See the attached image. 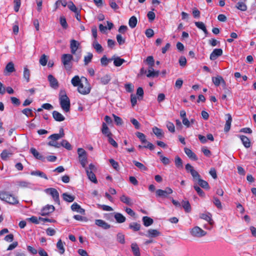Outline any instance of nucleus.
Returning <instances> with one entry per match:
<instances>
[{"label": "nucleus", "mask_w": 256, "mask_h": 256, "mask_svg": "<svg viewBox=\"0 0 256 256\" xmlns=\"http://www.w3.org/2000/svg\"><path fill=\"white\" fill-rule=\"evenodd\" d=\"M192 174L194 180L196 181L198 178H200V175L198 174V173L194 170L191 172H190Z\"/></svg>", "instance_id": "61"}, {"label": "nucleus", "mask_w": 256, "mask_h": 256, "mask_svg": "<svg viewBox=\"0 0 256 256\" xmlns=\"http://www.w3.org/2000/svg\"><path fill=\"white\" fill-rule=\"evenodd\" d=\"M146 62L152 68V67L154 66V60L152 56H148L146 60Z\"/></svg>", "instance_id": "54"}, {"label": "nucleus", "mask_w": 256, "mask_h": 256, "mask_svg": "<svg viewBox=\"0 0 256 256\" xmlns=\"http://www.w3.org/2000/svg\"><path fill=\"white\" fill-rule=\"evenodd\" d=\"M142 222L145 226H149L154 222V220L152 218L146 216L142 218Z\"/></svg>", "instance_id": "34"}, {"label": "nucleus", "mask_w": 256, "mask_h": 256, "mask_svg": "<svg viewBox=\"0 0 256 256\" xmlns=\"http://www.w3.org/2000/svg\"><path fill=\"white\" fill-rule=\"evenodd\" d=\"M79 161L83 168H86V163H87V156H79Z\"/></svg>", "instance_id": "52"}, {"label": "nucleus", "mask_w": 256, "mask_h": 256, "mask_svg": "<svg viewBox=\"0 0 256 256\" xmlns=\"http://www.w3.org/2000/svg\"><path fill=\"white\" fill-rule=\"evenodd\" d=\"M213 199H214V201H213V202L214 204V205L219 209H222V204H221V202L220 201V200L216 198V197H215L214 196L213 198Z\"/></svg>", "instance_id": "59"}, {"label": "nucleus", "mask_w": 256, "mask_h": 256, "mask_svg": "<svg viewBox=\"0 0 256 256\" xmlns=\"http://www.w3.org/2000/svg\"><path fill=\"white\" fill-rule=\"evenodd\" d=\"M112 59L114 61V64L115 66L118 67L121 66L126 60L124 58H122L119 56H114L112 57Z\"/></svg>", "instance_id": "17"}, {"label": "nucleus", "mask_w": 256, "mask_h": 256, "mask_svg": "<svg viewBox=\"0 0 256 256\" xmlns=\"http://www.w3.org/2000/svg\"><path fill=\"white\" fill-rule=\"evenodd\" d=\"M62 62L64 68L66 70H70L72 68V60H74L72 54H63L62 56Z\"/></svg>", "instance_id": "5"}, {"label": "nucleus", "mask_w": 256, "mask_h": 256, "mask_svg": "<svg viewBox=\"0 0 256 256\" xmlns=\"http://www.w3.org/2000/svg\"><path fill=\"white\" fill-rule=\"evenodd\" d=\"M160 234V232L156 230L150 229L148 232L147 236L154 238L158 236Z\"/></svg>", "instance_id": "36"}, {"label": "nucleus", "mask_w": 256, "mask_h": 256, "mask_svg": "<svg viewBox=\"0 0 256 256\" xmlns=\"http://www.w3.org/2000/svg\"><path fill=\"white\" fill-rule=\"evenodd\" d=\"M212 81L216 86H219L220 84H222L223 86H226V82L221 76H218L216 77H213L212 78Z\"/></svg>", "instance_id": "15"}, {"label": "nucleus", "mask_w": 256, "mask_h": 256, "mask_svg": "<svg viewBox=\"0 0 256 256\" xmlns=\"http://www.w3.org/2000/svg\"><path fill=\"white\" fill-rule=\"evenodd\" d=\"M6 70L8 72H12L15 71V68L14 67V64L12 62H8L6 66Z\"/></svg>", "instance_id": "47"}, {"label": "nucleus", "mask_w": 256, "mask_h": 256, "mask_svg": "<svg viewBox=\"0 0 256 256\" xmlns=\"http://www.w3.org/2000/svg\"><path fill=\"white\" fill-rule=\"evenodd\" d=\"M12 153L11 151L7 150H2L0 154V156L2 160H6L8 158L12 156Z\"/></svg>", "instance_id": "31"}, {"label": "nucleus", "mask_w": 256, "mask_h": 256, "mask_svg": "<svg viewBox=\"0 0 256 256\" xmlns=\"http://www.w3.org/2000/svg\"><path fill=\"white\" fill-rule=\"evenodd\" d=\"M92 46L96 50V52L100 53L103 51L102 46L98 44L96 39H94L92 42Z\"/></svg>", "instance_id": "33"}, {"label": "nucleus", "mask_w": 256, "mask_h": 256, "mask_svg": "<svg viewBox=\"0 0 256 256\" xmlns=\"http://www.w3.org/2000/svg\"><path fill=\"white\" fill-rule=\"evenodd\" d=\"M86 171L88 179L94 184L98 182L96 175L92 171H90L88 169H86Z\"/></svg>", "instance_id": "28"}, {"label": "nucleus", "mask_w": 256, "mask_h": 256, "mask_svg": "<svg viewBox=\"0 0 256 256\" xmlns=\"http://www.w3.org/2000/svg\"><path fill=\"white\" fill-rule=\"evenodd\" d=\"M120 200L124 204H126L127 205L130 206H132L133 204V202H132V199L126 196L125 194H122L120 198Z\"/></svg>", "instance_id": "24"}, {"label": "nucleus", "mask_w": 256, "mask_h": 256, "mask_svg": "<svg viewBox=\"0 0 256 256\" xmlns=\"http://www.w3.org/2000/svg\"><path fill=\"white\" fill-rule=\"evenodd\" d=\"M111 79L110 75L106 74L100 78V82L102 84L106 85L109 83Z\"/></svg>", "instance_id": "30"}, {"label": "nucleus", "mask_w": 256, "mask_h": 256, "mask_svg": "<svg viewBox=\"0 0 256 256\" xmlns=\"http://www.w3.org/2000/svg\"><path fill=\"white\" fill-rule=\"evenodd\" d=\"M152 132L158 138H162L164 136V132L162 130L158 127L154 126L152 128Z\"/></svg>", "instance_id": "27"}, {"label": "nucleus", "mask_w": 256, "mask_h": 256, "mask_svg": "<svg viewBox=\"0 0 256 256\" xmlns=\"http://www.w3.org/2000/svg\"><path fill=\"white\" fill-rule=\"evenodd\" d=\"M246 0H240L236 5V8L241 11H246L248 9L247 6L246 4Z\"/></svg>", "instance_id": "18"}, {"label": "nucleus", "mask_w": 256, "mask_h": 256, "mask_svg": "<svg viewBox=\"0 0 256 256\" xmlns=\"http://www.w3.org/2000/svg\"><path fill=\"white\" fill-rule=\"evenodd\" d=\"M63 199L68 202H71L74 200V196L67 193H64L62 195Z\"/></svg>", "instance_id": "39"}, {"label": "nucleus", "mask_w": 256, "mask_h": 256, "mask_svg": "<svg viewBox=\"0 0 256 256\" xmlns=\"http://www.w3.org/2000/svg\"><path fill=\"white\" fill-rule=\"evenodd\" d=\"M226 116L227 117V120H226V124L224 128V130L225 132H228L230 128L231 123L232 122V118L230 114H226Z\"/></svg>", "instance_id": "19"}, {"label": "nucleus", "mask_w": 256, "mask_h": 256, "mask_svg": "<svg viewBox=\"0 0 256 256\" xmlns=\"http://www.w3.org/2000/svg\"><path fill=\"white\" fill-rule=\"evenodd\" d=\"M175 165L178 168H183V164L182 160L178 156H176L174 159Z\"/></svg>", "instance_id": "43"}, {"label": "nucleus", "mask_w": 256, "mask_h": 256, "mask_svg": "<svg viewBox=\"0 0 256 256\" xmlns=\"http://www.w3.org/2000/svg\"><path fill=\"white\" fill-rule=\"evenodd\" d=\"M60 104L62 110L68 112L70 110V100L64 90H60L59 94Z\"/></svg>", "instance_id": "1"}, {"label": "nucleus", "mask_w": 256, "mask_h": 256, "mask_svg": "<svg viewBox=\"0 0 256 256\" xmlns=\"http://www.w3.org/2000/svg\"><path fill=\"white\" fill-rule=\"evenodd\" d=\"M190 234L194 236L200 238L206 236V232L198 226H195L191 230Z\"/></svg>", "instance_id": "8"}, {"label": "nucleus", "mask_w": 256, "mask_h": 256, "mask_svg": "<svg viewBox=\"0 0 256 256\" xmlns=\"http://www.w3.org/2000/svg\"><path fill=\"white\" fill-rule=\"evenodd\" d=\"M92 54L90 52H88L87 56H86L84 57V65H88L92 61Z\"/></svg>", "instance_id": "44"}, {"label": "nucleus", "mask_w": 256, "mask_h": 256, "mask_svg": "<svg viewBox=\"0 0 256 256\" xmlns=\"http://www.w3.org/2000/svg\"><path fill=\"white\" fill-rule=\"evenodd\" d=\"M52 116L55 120L57 122H62L65 120L64 116L58 111L54 110L52 112Z\"/></svg>", "instance_id": "22"}, {"label": "nucleus", "mask_w": 256, "mask_h": 256, "mask_svg": "<svg viewBox=\"0 0 256 256\" xmlns=\"http://www.w3.org/2000/svg\"><path fill=\"white\" fill-rule=\"evenodd\" d=\"M56 248L58 250V252L60 254H64L65 249L64 246V244L60 239L58 240L56 244Z\"/></svg>", "instance_id": "38"}, {"label": "nucleus", "mask_w": 256, "mask_h": 256, "mask_svg": "<svg viewBox=\"0 0 256 256\" xmlns=\"http://www.w3.org/2000/svg\"><path fill=\"white\" fill-rule=\"evenodd\" d=\"M137 22L136 18L135 16H132L129 20L128 24L131 28H133L136 26Z\"/></svg>", "instance_id": "40"}, {"label": "nucleus", "mask_w": 256, "mask_h": 256, "mask_svg": "<svg viewBox=\"0 0 256 256\" xmlns=\"http://www.w3.org/2000/svg\"><path fill=\"white\" fill-rule=\"evenodd\" d=\"M61 146H62L68 150H70L72 148L71 144L66 140H62L61 142Z\"/></svg>", "instance_id": "58"}, {"label": "nucleus", "mask_w": 256, "mask_h": 256, "mask_svg": "<svg viewBox=\"0 0 256 256\" xmlns=\"http://www.w3.org/2000/svg\"><path fill=\"white\" fill-rule=\"evenodd\" d=\"M68 8L74 12L78 10L77 8L72 2H70L68 4Z\"/></svg>", "instance_id": "63"}, {"label": "nucleus", "mask_w": 256, "mask_h": 256, "mask_svg": "<svg viewBox=\"0 0 256 256\" xmlns=\"http://www.w3.org/2000/svg\"><path fill=\"white\" fill-rule=\"evenodd\" d=\"M0 199L11 204H16L18 203L16 198L6 192H0Z\"/></svg>", "instance_id": "2"}, {"label": "nucleus", "mask_w": 256, "mask_h": 256, "mask_svg": "<svg viewBox=\"0 0 256 256\" xmlns=\"http://www.w3.org/2000/svg\"><path fill=\"white\" fill-rule=\"evenodd\" d=\"M30 152L36 158L40 160L42 162L45 161V158L39 152H38L35 148H30Z\"/></svg>", "instance_id": "13"}, {"label": "nucleus", "mask_w": 256, "mask_h": 256, "mask_svg": "<svg viewBox=\"0 0 256 256\" xmlns=\"http://www.w3.org/2000/svg\"><path fill=\"white\" fill-rule=\"evenodd\" d=\"M129 228L134 231H138L140 230V224L137 222H132L130 224Z\"/></svg>", "instance_id": "45"}, {"label": "nucleus", "mask_w": 256, "mask_h": 256, "mask_svg": "<svg viewBox=\"0 0 256 256\" xmlns=\"http://www.w3.org/2000/svg\"><path fill=\"white\" fill-rule=\"evenodd\" d=\"M31 174L39 176L43 178L46 180H48V177L46 176V174L44 172L39 171V170L33 171V172H31Z\"/></svg>", "instance_id": "46"}, {"label": "nucleus", "mask_w": 256, "mask_h": 256, "mask_svg": "<svg viewBox=\"0 0 256 256\" xmlns=\"http://www.w3.org/2000/svg\"><path fill=\"white\" fill-rule=\"evenodd\" d=\"M23 76L26 79V82H29L30 78V71L27 66H25L24 69Z\"/></svg>", "instance_id": "42"}, {"label": "nucleus", "mask_w": 256, "mask_h": 256, "mask_svg": "<svg viewBox=\"0 0 256 256\" xmlns=\"http://www.w3.org/2000/svg\"><path fill=\"white\" fill-rule=\"evenodd\" d=\"M184 151L190 158L194 160H198V157L196 154L190 148H184Z\"/></svg>", "instance_id": "21"}, {"label": "nucleus", "mask_w": 256, "mask_h": 256, "mask_svg": "<svg viewBox=\"0 0 256 256\" xmlns=\"http://www.w3.org/2000/svg\"><path fill=\"white\" fill-rule=\"evenodd\" d=\"M133 163L134 164L140 168L141 170H146L147 168L144 166L142 163L137 162L136 160H133Z\"/></svg>", "instance_id": "50"}, {"label": "nucleus", "mask_w": 256, "mask_h": 256, "mask_svg": "<svg viewBox=\"0 0 256 256\" xmlns=\"http://www.w3.org/2000/svg\"><path fill=\"white\" fill-rule=\"evenodd\" d=\"M64 130L62 128H61L60 130V133L59 134H53L50 135L48 138L52 140H56L60 138H62L64 136Z\"/></svg>", "instance_id": "16"}, {"label": "nucleus", "mask_w": 256, "mask_h": 256, "mask_svg": "<svg viewBox=\"0 0 256 256\" xmlns=\"http://www.w3.org/2000/svg\"><path fill=\"white\" fill-rule=\"evenodd\" d=\"M40 64L42 66H45L48 62L47 56L44 54H42L40 59Z\"/></svg>", "instance_id": "55"}, {"label": "nucleus", "mask_w": 256, "mask_h": 256, "mask_svg": "<svg viewBox=\"0 0 256 256\" xmlns=\"http://www.w3.org/2000/svg\"><path fill=\"white\" fill-rule=\"evenodd\" d=\"M126 90L128 92H132L134 90V86L131 84H126L124 86Z\"/></svg>", "instance_id": "64"}, {"label": "nucleus", "mask_w": 256, "mask_h": 256, "mask_svg": "<svg viewBox=\"0 0 256 256\" xmlns=\"http://www.w3.org/2000/svg\"><path fill=\"white\" fill-rule=\"evenodd\" d=\"M54 210L55 208L54 206L48 204L42 208L40 214L42 216L48 215L52 212Z\"/></svg>", "instance_id": "9"}, {"label": "nucleus", "mask_w": 256, "mask_h": 256, "mask_svg": "<svg viewBox=\"0 0 256 256\" xmlns=\"http://www.w3.org/2000/svg\"><path fill=\"white\" fill-rule=\"evenodd\" d=\"M84 79L80 78L78 76H75L71 80L72 84L74 86H78L82 82Z\"/></svg>", "instance_id": "20"}, {"label": "nucleus", "mask_w": 256, "mask_h": 256, "mask_svg": "<svg viewBox=\"0 0 256 256\" xmlns=\"http://www.w3.org/2000/svg\"><path fill=\"white\" fill-rule=\"evenodd\" d=\"M194 188L200 196L204 197L205 196L204 192L198 186L194 185Z\"/></svg>", "instance_id": "57"}, {"label": "nucleus", "mask_w": 256, "mask_h": 256, "mask_svg": "<svg viewBox=\"0 0 256 256\" xmlns=\"http://www.w3.org/2000/svg\"><path fill=\"white\" fill-rule=\"evenodd\" d=\"M71 209L72 211L77 212L80 214H84V210L81 208L80 206L76 202L74 203L71 206Z\"/></svg>", "instance_id": "29"}, {"label": "nucleus", "mask_w": 256, "mask_h": 256, "mask_svg": "<svg viewBox=\"0 0 256 256\" xmlns=\"http://www.w3.org/2000/svg\"><path fill=\"white\" fill-rule=\"evenodd\" d=\"M102 132L108 138L112 136V134L110 132L109 128H108L106 124L104 122H103L102 124Z\"/></svg>", "instance_id": "26"}, {"label": "nucleus", "mask_w": 256, "mask_h": 256, "mask_svg": "<svg viewBox=\"0 0 256 256\" xmlns=\"http://www.w3.org/2000/svg\"><path fill=\"white\" fill-rule=\"evenodd\" d=\"M60 5H62L63 6L65 7L67 5V2L66 0H57L55 3V8L54 10L56 11Z\"/></svg>", "instance_id": "48"}, {"label": "nucleus", "mask_w": 256, "mask_h": 256, "mask_svg": "<svg viewBox=\"0 0 256 256\" xmlns=\"http://www.w3.org/2000/svg\"><path fill=\"white\" fill-rule=\"evenodd\" d=\"M182 204L186 212H190L191 211L192 208L188 201L182 200Z\"/></svg>", "instance_id": "35"}, {"label": "nucleus", "mask_w": 256, "mask_h": 256, "mask_svg": "<svg viewBox=\"0 0 256 256\" xmlns=\"http://www.w3.org/2000/svg\"><path fill=\"white\" fill-rule=\"evenodd\" d=\"M46 192L49 194L52 197L54 200L58 204H60L59 194L58 190L54 188H48L46 190Z\"/></svg>", "instance_id": "6"}, {"label": "nucleus", "mask_w": 256, "mask_h": 256, "mask_svg": "<svg viewBox=\"0 0 256 256\" xmlns=\"http://www.w3.org/2000/svg\"><path fill=\"white\" fill-rule=\"evenodd\" d=\"M136 95L138 96V99L142 100L144 96V90L142 88L139 87L136 90Z\"/></svg>", "instance_id": "56"}, {"label": "nucleus", "mask_w": 256, "mask_h": 256, "mask_svg": "<svg viewBox=\"0 0 256 256\" xmlns=\"http://www.w3.org/2000/svg\"><path fill=\"white\" fill-rule=\"evenodd\" d=\"M48 78L50 82V86L53 88H58V80L52 74H49L48 76Z\"/></svg>", "instance_id": "12"}, {"label": "nucleus", "mask_w": 256, "mask_h": 256, "mask_svg": "<svg viewBox=\"0 0 256 256\" xmlns=\"http://www.w3.org/2000/svg\"><path fill=\"white\" fill-rule=\"evenodd\" d=\"M95 224L104 230H107L110 228V224L102 220H95Z\"/></svg>", "instance_id": "14"}, {"label": "nucleus", "mask_w": 256, "mask_h": 256, "mask_svg": "<svg viewBox=\"0 0 256 256\" xmlns=\"http://www.w3.org/2000/svg\"><path fill=\"white\" fill-rule=\"evenodd\" d=\"M84 79V82L78 87V91L82 94H88L91 90V87L88 80L85 77H82Z\"/></svg>", "instance_id": "4"}, {"label": "nucleus", "mask_w": 256, "mask_h": 256, "mask_svg": "<svg viewBox=\"0 0 256 256\" xmlns=\"http://www.w3.org/2000/svg\"><path fill=\"white\" fill-rule=\"evenodd\" d=\"M112 116L114 118V122H116V125H118V126L122 125L123 122H122V119L120 117H119L114 114H112Z\"/></svg>", "instance_id": "60"}, {"label": "nucleus", "mask_w": 256, "mask_h": 256, "mask_svg": "<svg viewBox=\"0 0 256 256\" xmlns=\"http://www.w3.org/2000/svg\"><path fill=\"white\" fill-rule=\"evenodd\" d=\"M136 136L140 140L142 143L146 144L148 142L146 140V136L143 133L137 132L136 133Z\"/></svg>", "instance_id": "49"}, {"label": "nucleus", "mask_w": 256, "mask_h": 256, "mask_svg": "<svg viewBox=\"0 0 256 256\" xmlns=\"http://www.w3.org/2000/svg\"><path fill=\"white\" fill-rule=\"evenodd\" d=\"M131 248L134 256H140V248L136 243H132Z\"/></svg>", "instance_id": "32"}, {"label": "nucleus", "mask_w": 256, "mask_h": 256, "mask_svg": "<svg viewBox=\"0 0 256 256\" xmlns=\"http://www.w3.org/2000/svg\"><path fill=\"white\" fill-rule=\"evenodd\" d=\"M116 239L117 240L122 244L125 243L124 235L122 233L119 232L117 234Z\"/></svg>", "instance_id": "51"}, {"label": "nucleus", "mask_w": 256, "mask_h": 256, "mask_svg": "<svg viewBox=\"0 0 256 256\" xmlns=\"http://www.w3.org/2000/svg\"><path fill=\"white\" fill-rule=\"evenodd\" d=\"M18 185L19 187L26 188L30 186V183L26 181H20L18 182Z\"/></svg>", "instance_id": "53"}, {"label": "nucleus", "mask_w": 256, "mask_h": 256, "mask_svg": "<svg viewBox=\"0 0 256 256\" xmlns=\"http://www.w3.org/2000/svg\"><path fill=\"white\" fill-rule=\"evenodd\" d=\"M240 138L242 142V144L246 148H248L251 146V143L250 139L245 136H240Z\"/></svg>", "instance_id": "25"}, {"label": "nucleus", "mask_w": 256, "mask_h": 256, "mask_svg": "<svg viewBox=\"0 0 256 256\" xmlns=\"http://www.w3.org/2000/svg\"><path fill=\"white\" fill-rule=\"evenodd\" d=\"M200 218L208 222L210 226H212L214 223L212 219V216L211 214L208 212L200 214Z\"/></svg>", "instance_id": "10"}, {"label": "nucleus", "mask_w": 256, "mask_h": 256, "mask_svg": "<svg viewBox=\"0 0 256 256\" xmlns=\"http://www.w3.org/2000/svg\"><path fill=\"white\" fill-rule=\"evenodd\" d=\"M80 46V44L76 40H72L70 42V52L72 54L75 56V58L74 60L76 62H78L82 56L81 52H79L76 53V51L78 50L79 46Z\"/></svg>", "instance_id": "3"}, {"label": "nucleus", "mask_w": 256, "mask_h": 256, "mask_svg": "<svg viewBox=\"0 0 256 256\" xmlns=\"http://www.w3.org/2000/svg\"><path fill=\"white\" fill-rule=\"evenodd\" d=\"M112 60V58H108L106 56L104 55L100 58V63L102 66H108V64Z\"/></svg>", "instance_id": "41"}, {"label": "nucleus", "mask_w": 256, "mask_h": 256, "mask_svg": "<svg viewBox=\"0 0 256 256\" xmlns=\"http://www.w3.org/2000/svg\"><path fill=\"white\" fill-rule=\"evenodd\" d=\"M130 122L134 126V128L138 130L140 128V124L139 122L135 118H132L130 119Z\"/></svg>", "instance_id": "62"}, {"label": "nucleus", "mask_w": 256, "mask_h": 256, "mask_svg": "<svg viewBox=\"0 0 256 256\" xmlns=\"http://www.w3.org/2000/svg\"><path fill=\"white\" fill-rule=\"evenodd\" d=\"M172 190L168 187L166 188L165 190L158 189L156 190V196L160 198H167L168 195L172 194Z\"/></svg>", "instance_id": "7"}, {"label": "nucleus", "mask_w": 256, "mask_h": 256, "mask_svg": "<svg viewBox=\"0 0 256 256\" xmlns=\"http://www.w3.org/2000/svg\"><path fill=\"white\" fill-rule=\"evenodd\" d=\"M222 54V50L221 48L214 49L210 54V58L212 60H216L218 56Z\"/></svg>", "instance_id": "11"}, {"label": "nucleus", "mask_w": 256, "mask_h": 256, "mask_svg": "<svg viewBox=\"0 0 256 256\" xmlns=\"http://www.w3.org/2000/svg\"><path fill=\"white\" fill-rule=\"evenodd\" d=\"M114 218L118 223H123L126 222V218L122 214L116 212L114 214Z\"/></svg>", "instance_id": "23"}, {"label": "nucleus", "mask_w": 256, "mask_h": 256, "mask_svg": "<svg viewBox=\"0 0 256 256\" xmlns=\"http://www.w3.org/2000/svg\"><path fill=\"white\" fill-rule=\"evenodd\" d=\"M196 181L202 188L206 190L210 189V186L207 182L201 179L200 178H198Z\"/></svg>", "instance_id": "37"}]
</instances>
